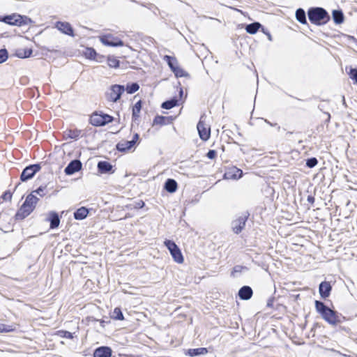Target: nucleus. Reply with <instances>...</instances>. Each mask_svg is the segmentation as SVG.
I'll use <instances>...</instances> for the list:
<instances>
[{
	"mask_svg": "<svg viewBox=\"0 0 357 357\" xmlns=\"http://www.w3.org/2000/svg\"><path fill=\"white\" fill-rule=\"evenodd\" d=\"M296 20L298 22H300L301 23H302V24L306 23L305 13L303 9L299 8L296 10Z\"/></svg>",
	"mask_w": 357,
	"mask_h": 357,
	"instance_id": "nucleus-29",
	"label": "nucleus"
},
{
	"mask_svg": "<svg viewBox=\"0 0 357 357\" xmlns=\"http://www.w3.org/2000/svg\"><path fill=\"white\" fill-rule=\"evenodd\" d=\"M208 352L206 347H198L194 349H188L184 351V354L190 357H195L199 356L205 355Z\"/></svg>",
	"mask_w": 357,
	"mask_h": 357,
	"instance_id": "nucleus-17",
	"label": "nucleus"
},
{
	"mask_svg": "<svg viewBox=\"0 0 357 357\" xmlns=\"http://www.w3.org/2000/svg\"><path fill=\"white\" fill-rule=\"evenodd\" d=\"M291 225H282L278 227V233L283 237H287L291 234V231L289 229V227Z\"/></svg>",
	"mask_w": 357,
	"mask_h": 357,
	"instance_id": "nucleus-26",
	"label": "nucleus"
},
{
	"mask_svg": "<svg viewBox=\"0 0 357 357\" xmlns=\"http://www.w3.org/2000/svg\"><path fill=\"white\" fill-rule=\"evenodd\" d=\"M172 71L174 73L176 77L185 76L184 70L182 68H181L178 66H177Z\"/></svg>",
	"mask_w": 357,
	"mask_h": 357,
	"instance_id": "nucleus-42",
	"label": "nucleus"
},
{
	"mask_svg": "<svg viewBox=\"0 0 357 357\" xmlns=\"http://www.w3.org/2000/svg\"><path fill=\"white\" fill-rule=\"evenodd\" d=\"M110 319L111 318H108L107 317H104L102 319H96V318H93V321H99L100 324V326L104 328L105 327V324H109L110 323Z\"/></svg>",
	"mask_w": 357,
	"mask_h": 357,
	"instance_id": "nucleus-41",
	"label": "nucleus"
},
{
	"mask_svg": "<svg viewBox=\"0 0 357 357\" xmlns=\"http://www.w3.org/2000/svg\"><path fill=\"white\" fill-rule=\"evenodd\" d=\"M197 130L199 132V135L200 138L206 141L209 139L211 135V128L208 125L205 123L202 119L199 121L197 124Z\"/></svg>",
	"mask_w": 357,
	"mask_h": 357,
	"instance_id": "nucleus-6",
	"label": "nucleus"
},
{
	"mask_svg": "<svg viewBox=\"0 0 357 357\" xmlns=\"http://www.w3.org/2000/svg\"><path fill=\"white\" fill-rule=\"evenodd\" d=\"M33 210V208H31L27 204L24 203L21 208L17 211V213H16V220H22L25 217L28 216Z\"/></svg>",
	"mask_w": 357,
	"mask_h": 357,
	"instance_id": "nucleus-18",
	"label": "nucleus"
},
{
	"mask_svg": "<svg viewBox=\"0 0 357 357\" xmlns=\"http://www.w3.org/2000/svg\"><path fill=\"white\" fill-rule=\"evenodd\" d=\"M245 225H236V226L232 227V231L234 233L238 234L245 229Z\"/></svg>",
	"mask_w": 357,
	"mask_h": 357,
	"instance_id": "nucleus-43",
	"label": "nucleus"
},
{
	"mask_svg": "<svg viewBox=\"0 0 357 357\" xmlns=\"http://www.w3.org/2000/svg\"><path fill=\"white\" fill-rule=\"evenodd\" d=\"M139 89V85L136 83H132L131 84H128L126 86V91L128 93H133L136 92Z\"/></svg>",
	"mask_w": 357,
	"mask_h": 357,
	"instance_id": "nucleus-37",
	"label": "nucleus"
},
{
	"mask_svg": "<svg viewBox=\"0 0 357 357\" xmlns=\"http://www.w3.org/2000/svg\"><path fill=\"white\" fill-rule=\"evenodd\" d=\"M98 168L100 173L105 174L112 170V165L106 161H100L98 164Z\"/></svg>",
	"mask_w": 357,
	"mask_h": 357,
	"instance_id": "nucleus-21",
	"label": "nucleus"
},
{
	"mask_svg": "<svg viewBox=\"0 0 357 357\" xmlns=\"http://www.w3.org/2000/svg\"><path fill=\"white\" fill-rule=\"evenodd\" d=\"M237 295L240 300L248 301L253 295V290L251 287L244 285L239 289Z\"/></svg>",
	"mask_w": 357,
	"mask_h": 357,
	"instance_id": "nucleus-14",
	"label": "nucleus"
},
{
	"mask_svg": "<svg viewBox=\"0 0 357 357\" xmlns=\"http://www.w3.org/2000/svg\"><path fill=\"white\" fill-rule=\"evenodd\" d=\"M139 139V135L135 134L132 140H122L117 144V149L120 151H126L131 149Z\"/></svg>",
	"mask_w": 357,
	"mask_h": 357,
	"instance_id": "nucleus-8",
	"label": "nucleus"
},
{
	"mask_svg": "<svg viewBox=\"0 0 357 357\" xmlns=\"http://www.w3.org/2000/svg\"><path fill=\"white\" fill-rule=\"evenodd\" d=\"M112 120L113 118L111 116L98 113H93L90 118L91 123L95 126H103L112 122Z\"/></svg>",
	"mask_w": 357,
	"mask_h": 357,
	"instance_id": "nucleus-5",
	"label": "nucleus"
},
{
	"mask_svg": "<svg viewBox=\"0 0 357 357\" xmlns=\"http://www.w3.org/2000/svg\"><path fill=\"white\" fill-rule=\"evenodd\" d=\"M100 40L107 46L117 47L123 45V43L120 39L112 35L102 36L100 37Z\"/></svg>",
	"mask_w": 357,
	"mask_h": 357,
	"instance_id": "nucleus-9",
	"label": "nucleus"
},
{
	"mask_svg": "<svg viewBox=\"0 0 357 357\" xmlns=\"http://www.w3.org/2000/svg\"><path fill=\"white\" fill-rule=\"evenodd\" d=\"M56 27L62 33L69 35L73 36V31L68 22H58L56 24Z\"/></svg>",
	"mask_w": 357,
	"mask_h": 357,
	"instance_id": "nucleus-19",
	"label": "nucleus"
},
{
	"mask_svg": "<svg viewBox=\"0 0 357 357\" xmlns=\"http://www.w3.org/2000/svg\"><path fill=\"white\" fill-rule=\"evenodd\" d=\"M15 331V326L0 323V333H10Z\"/></svg>",
	"mask_w": 357,
	"mask_h": 357,
	"instance_id": "nucleus-31",
	"label": "nucleus"
},
{
	"mask_svg": "<svg viewBox=\"0 0 357 357\" xmlns=\"http://www.w3.org/2000/svg\"><path fill=\"white\" fill-rule=\"evenodd\" d=\"M165 60L167 62L172 70H173L178 66L176 59L169 56H165Z\"/></svg>",
	"mask_w": 357,
	"mask_h": 357,
	"instance_id": "nucleus-33",
	"label": "nucleus"
},
{
	"mask_svg": "<svg viewBox=\"0 0 357 357\" xmlns=\"http://www.w3.org/2000/svg\"><path fill=\"white\" fill-rule=\"evenodd\" d=\"M176 104H177V100L173 99L171 100H167V101L164 102L162 104V107L164 109H172V107H174V106H176Z\"/></svg>",
	"mask_w": 357,
	"mask_h": 357,
	"instance_id": "nucleus-35",
	"label": "nucleus"
},
{
	"mask_svg": "<svg viewBox=\"0 0 357 357\" xmlns=\"http://www.w3.org/2000/svg\"><path fill=\"white\" fill-rule=\"evenodd\" d=\"M274 301H275V297H273V296L270 297L267 301L266 307H269V308H274V307H273Z\"/></svg>",
	"mask_w": 357,
	"mask_h": 357,
	"instance_id": "nucleus-46",
	"label": "nucleus"
},
{
	"mask_svg": "<svg viewBox=\"0 0 357 357\" xmlns=\"http://www.w3.org/2000/svg\"><path fill=\"white\" fill-rule=\"evenodd\" d=\"M63 225H50V227L49 229H47L48 230H50V229H58L59 227V226H61V228L62 227Z\"/></svg>",
	"mask_w": 357,
	"mask_h": 357,
	"instance_id": "nucleus-49",
	"label": "nucleus"
},
{
	"mask_svg": "<svg viewBox=\"0 0 357 357\" xmlns=\"http://www.w3.org/2000/svg\"><path fill=\"white\" fill-rule=\"evenodd\" d=\"M8 59V52L6 50H0V63L5 61Z\"/></svg>",
	"mask_w": 357,
	"mask_h": 357,
	"instance_id": "nucleus-44",
	"label": "nucleus"
},
{
	"mask_svg": "<svg viewBox=\"0 0 357 357\" xmlns=\"http://www.w3.org/2000/svg\"><path fill=\"white\" fill-rule=\"evenodd\" d=\"M335 352H337L338 354L342 356H344V357H355V355H356V354H353V355H347V354H342L340 351H335V350H333Z\"/></svg>",
	"mask_w": 357,
	"mask_h": 357,
	"instance_id": "nucleus-52",
	"label": "nucleus"
},
{
	"mask_svg": "<svg viewBox=\"0 0 357 357\" xmlns=\"http://www.w3.org/2000/svg\"><path fill=\"white\" fill-rule=\"evenodd\" d=\"M314 306L317 312L330 325L337 326L347 320L344 316L331 309L323 301H315Z\"/></svg>",
	"mask_w": 357,
	"mask_h": 357,
	"instance_id": "nucleus-1",
	"label": "nucleus"
},
{
	"mask_svg": "<svg viewBox=\"0 0 357 357\" xmlns=\"http://www.w3.org/2000/svg\"><path fill=\"white\" fill-rule=\"evenodd\" d=\"M88 213L89 211L86 208L81 207L74 213V218L77 220H82L87 216Z\"/></svg>",
	"mask_w": 357,
	"mask_h": 357,
	"instance_id": "nucleus-20",
	"label": "nucleus"
},
{
	"mask_svg": "<svg viewBox=\"0 0 357 357\" xmlns=\"http://www.w3.org/2000/svg\"><path fill=\"white\" fill-rule=\"evenodd\" d=\"M261 24L259 22H254L246 26L245 30L250 34H255L260 28Z\"/></svg>",
	"mask_w": 357,
	"mask_h": 357,
	"instance_id": "nucleus-28",
	"label": "nucleus"
},
{
	"mask_svg": "<svg viewBox=\"0 0 357 357\" xmlns=\"http://www.w3.org/2000/svg\"><path fill=\"white\" fill-rule=\"evenodd\" d=\"M355 357H357V355H355Z\"/></svg>",
	"mask_w": 357,
	"mask_h": 357,
	"instance_id": "nucleus-59",
	"label": "nucleus"
},
{
	"mask_svg": "<svg viewBox=\"0 0 357 357\" xmlns=\"http://www.w3.org/2000/svg\"><path fill=\"white\" fill-rule=\"evenodd\" d=\"M83 54L86 59L94 60L98 63H102L104 59L103 56L98 55L95 50L91 47L86 48Z\"/></svg>",
	"mask_w": 357,
	"mask_h": 357,
	"instance_id": "nucleus-15",
	"label": "nucleus"
},
{
	"mask_svg": "<svg viewBox=\"0 0 357 357\" xmlns=\"http://www.w3.org/2000/svg\"><path fill=\"white\" fill-rule=\"evenodd\" d=\"M32 54V50L30 48L18 49L16 52V55L19 58H28Z\"/></svg>",
	"mask_w": 357,
	"mask_h": 357,
	"instance_id": "nucleus-25",
	"label": "nucleus"
},
{
	"mask_svg": "<svg viewBox=\"0 0 357 357\" xmlns=\"http://www.w3.org/2000/svg\"><path fill=\"white\" fill-rule=\"evenodd\" d=\"M244 270L248 271V268L245 266L236 265L233 268V270L231 271V275L235 276L236 273H241Z\"/></svg>",
	"mask_w": 357,
	"mask_h": 357,
	"instance_id": "nucleus-36",
	"label": "nucleus"
},
{
	"mask_svg": "<svg viewBox=\"0 0 357 357\" xmlns=\"http://www.w3.org/2000/svg\"><path fill=\"white\" fill-rule=\"evenodd\" d=\"M309 201H312V199L310 197L308 198Z\"/></svg>",
	"mask_w": 357,
	"mask_h": 357,
	"instance_id": "nucleus-58",
	"label": "nucleus"
},
{
	"mask_svg": "<svg viewBox=\"0 0 357 357\" xmlns=\"http://www.w3.org/2000/svg\"><path fill=\"white\" fill-rule=\"evenodd\" d=\"M349 77L357 84V69L351 68L349 73Z\"/></svg>",
	"mask_w": 357,
	"mask_h": 357,
	"instance_id": "nucleus-40",
	"label": "nucleus"
},
{
	"mask_svg": "<svg viewBox=\"0 0 357 357\" xmlns=\"http://www.w3.org/2000/svg\"><path fill=\"white\" fill-rule=\"evenodd\" d=\"M165 188L169 192H174L177 189V183L174 179L169 178L165 182Z\"/></svg>",
	"mask_w": 357,
	"mask_h": 357,
	"instance_id": "nucleus-22",
	"label": "nucleus"
},
{
	"mask_svg": "<svg viewBox=\"0 0 357 357\" xmlns=\"http://www.w3.org/2000/svg\"><path fill=\"white\" fill-rule=\"evenodd\" d=\"M50 223H60L59 215L54 212H51L49 215Z\"/></svg>",
	"mask_w": 357,
	"mask_h": 357,
	"instance_id": "nucleus-38",
	"label": "nucleus"
},
{
	"mask_svg": "<svg viewBox=\"0 0 357 357\" xmlns=\"http://www.w3.org/2000/svg\"><path fill=\"white\" fill-rule=\"evenodd\" d=\"M56 335L61 337L73 340L74 333L66 330H59L56 332Z\"/></svg>",
	"mask_w": 357,
	"mask_h": 357,
	"instance_id": "nucleus-30",
	"label": "nucleus"
},
{
	"mask_svg": "<svg viewBox=\"0 0 357 357\" xmlns=\"http://www.w3.org/2000/svg\"><path fill=\"white\" fill-rule=\"evenodd\" d=\"M82 168V163L79 160H75L71 161L65 169V173L67 175H72L78 172Z\"/></svg>",
	"mask_w": 357,
	"mask_h": 357,
	"instance_id": "nucleus-16",
	"label": "nucleus"
},
{
	"mask_svg": "<svg viewBox=\"0 0 357 357\" xmlns=\"http://www.w3.org/2000/svg\"><path fill=\"white\" fill-rule=\"evenodd\" d=\"M216 156V151L214 150H210L207 153V157L210 159H213Z\"/></svg>",
	"mask_w": 357,
	"mask_h": 357,
	"instance_id": "nucleus-48",
	"label": "nucleus"
},
{
	"mask_svg": "<svg viewBox=\"0 0 357 357\" xmlns=\"http://www.w3.org/2000/svg\"><path fill=\"white\" fill-rule=\"evenodd\" d=\"M308 17L310 22L315 24H324L329 19L327 12L322 8L310 9L308 11Z\"/></svg>",
	"mask_w": 357,
	"mask_h": 357,
	"instance_id": "nucleus-2",
	"label": "nucleus"
},
{
	"mask_svg": "<svg viewBox=\"0 0 357 357\" xmlns=\"http://www.w3.org/2000/svg\"><path fill=\"white\" fill-rule=\"evenodd\" d=\"M299 296H300V295H299V294H297V295L296 296V299H298V298H299Z\"/></svg>",
	"mask_w": 357,
	"mask_h": 357,
	"instance_id": "nucleus-56",
	"label": "nucleus"
},
{
	"mask_svg": "<svg viewBox=\"0 0 357 357\" xmlns=\"http://www.w3.org/2000/svg\"><path fill=\"white\" fill-rule=\"evenodd\" d=\"M2 198L6 201H10L12 198V195L10 192H6L2 195Z\"/></svg>",
	"mask_w": 357,
	"mask_h": 357,
	"instance_id": "nucleus-47",
	"label": "nucleus"
},
{
	"mask_svg": "<svg viewBox=\"0 0 357 357\" xmlns=\"http://www.w3.org/2000/svg\"><path fill=\"white\" fill-rule=\"evenodd\" d=\"M332 285L330 282L324 280L319 284V293L322 299L326 300L331 295Z\"/></svg>",
	"mask_w": 357,
	"mask_h": 357,
	"instance_id": "nucleus-10",
	"label": "nucleus"
},
{
	"mask_svg": "<svg viewBox=\"0 0 357 357\" xmlns=\"http://www.w3.org/2000/svg\"><path fill=\"white\" fill-rule=\"evenodd\" d=\"M309 201H312V199L310 197L308 198Z\"/></svg>",
	"mask_w": 357,
	"mask_h": 357,
	"instance_id": "nucleus-57",
	"label": "nucleus"
},
{
	"mask_svg": "<svg viewBox=\"0 0 357 357\" xmlns=\"http://www.w3.org/2000/svg\"><path fill=\"white\" fill-rule=\"evenodd\" d=\"M45 232H46V231H43H43H40V232L39 233V235H42L43 234L45 233Z\"/></svg>",
	"mask_w": 357,
	"mask_h": 357,
	"instance_id": "nucleus-55",
	"label": "nucleus"
},
{
	"mask_svg": "<svg viewBox=\"0 0 357 357\" xmlns=\"http://www.w3.org/2000/svg\"><path fill=\"white\" fill-rule=\"evenodd\" d=\"M6 231H4L3 229H0V234H2V233H5Z\"/></svg>",
	"mask_w": 357,
	"mask_h": 357,
	"instance_id": "nucleus-54",
	"label": "nucleus"
},
{
	"mask_svg": "<svg viewBox=\"0 0 357 357\" xmlns=\"http://www.w3.org/2000/svg\"><path fill=\"white\" fill-rule=\"evenodd\" d=\"M38 201V198L37 197H36L33 194H30L26 197L24 203L26 204H27L29 206H30L31 208L34 209Z\"/></svg>",
	"mask_w": 357,
	"mask_h": 357,
	"instance_id": "nucleus-24",
	"label": "nucleus"
},
{
	"mask_svg": "<svg viewBox=\"0 0 357 357\" xmlns=\"http://www.w3.org/2000/svg\"><path fill=\"white\" fill-rule=\"evenodd\" d=\"M107 64L110 68H118L119 66V61L113 56L107 57Z\"/></svg>",
	"mask_w": 357,
	"mask_h": 357,
	"instance_id": "nucleus-32",
	"label": "nucleus"
},
{
	"mask_svg": "<svg viewBox=\"0 0 357 357\" xmlns=\"http://www.w3.org/2000/svg\"><path fill=\"white\" fill-rule=\"evenodd\" d=\"M333 19L335 24H341L344 21V15L342 11L335 10L333 11Z\"/></svg>",
	"mask_w": 357,
	"mask_h": 357,
	"instance_id": "nucleus-27",
	"label": "nucleus"
},
{
	"mask_svg": "<svg viewBox=\"0 0 357 357\" xmlns=\"http://www.w3.org/2000/svg\"><path fill=\"white\" fill-rule=\"evenodd\" d=\"M243 172L241 169L231 167L229 168L224 174V178L227 180H236L242 177Z\"/></svg>",
	"mask_w": 357,
	"mask_h": 357,
	"instance_id": "nucleus-12",
	"label": "nucleus"
},
{
	"mask_svg": "<svg viewBox=\"0 0 357 357\" xmlns=\"http://www.w3.org/2000/svg\"><path fill=\"white\" fill-rule=\"evenodd\" d=\"M125 91L124 86L121 85H114L111 87L108 93V98L112 102H116L120 98L122 93Z\"/></svg>",
	"mask_w": 357,
	"mask_h": 357,
	"instance_id": "nucleus-11",
	"label": "nucleus"
},
{
	"mask_svg": "<svg viewBox=\"0 0 357 357\" xmlns=\"http://www.w3.org/2000/svg\"><path fill=\"white\" fill-rule=\"evenodd\" d=\"M43 190H44V189L43 188L40 187L36 190H35L33 192H36V193H37L38 195H39L40 196H43Z\"/></svg>",
	"mask_w": 357,
	"mask_h": 357,
	"instance_id": "nucleus-50",
	"label": "nucleus"
},
{
	"mask_svg": "<svg viewBox=\"0 0 357 357\" xmlns=\"http://www.w3.org/2000/svg\"><path fill=\"white\" fill-rule=\"evenodd\" d=\"M112 352L110 347L100 346L94 349L93 357H112Z\"/></svg>",
	"mask_w": 357,
	"mask_h": 357,
	"instance_id": "nucleus-13",
	"label": "nucleus"
},
{
	"mask_svg": "<svg viewBox=\"0 0 357 357\" xmlns=\"http://www.w3.org/2000/svg\"><path fill=\"white\" fill-rule=\"evenodd\" d=\"M40 169L39 165H32L26 167L21 174V180L26 181L31 178Z\"/></svg>",
	"mask_w": 357,
	"mask_h": 357,
	"instance_id": "nucleus-7",
	"label": "nucleus"
},
{
	"mask_svg": "<svg viewBox=\"0 0 357 357\" xmlns=\"http://www.w3.org/2000/svg\"><path fill=\"white\" fill-rule=\"evenodd\" d=\"M111 319L118 321L124 320V316L120 307H116L110 316Z\"/></svg>",
	"mask_w": 357,
	"mask_h": 357,
	"instance_id": "nucleus-23",
	"label": "nucleus"
},
{
	"mask_svg": "<svg viewBox=\"0 0 357 357\" xmlns=\"http://www.w3.org/2000/svg\"><path fill=\"white\" fill-rule=\"evenodd\" d=\"M0 21H2L10 25L15 26L26 25L32 23V20L29 17L16 13L5 16L2 19H0Z\"/></svg>",
	"mask_w": 357,
	"mask_h": 357,
	"instance_id": "nucleus-4",
	"label": "nucleus"
},
{
	"mask_svg": "<svg viewBox=\"0 0 357 357\" xmlns=\"http://www.w3.org/2000/svg\"><path fill=\"white\" fill-rule=\"evenodd\" d=\"M165 117L162 116H157L153 121V126L155 125H164L165 123Z\"/></svg>",
	"mask_w": 357,
	"mask_h": 357,
	"instance_id": "nucleus-39",
	"label": "nucleus"
},
{
	"mask_svg": "<svg viewBox=\"0 0 357 357\" xmlns=\"http://www.w3.org/2000/svg\"><path fill=\"white\" fill-rule=\"evenodd\" d=\"M142 108L141 101L137 102L132 108V117L137 119L139 116Z\"/></svg>",
	"mask_w": 357,
	"mask_h": 357,
	"instance_id": "nucleus-34",
	"label": "nucleus"
},
{
	"mask_svg": "<svg viewBox=\"0 0 357 357\" xmlns=\"http://www.w3.org/2000/svg\"><path fill=\"white\" fill-rule=\"evenodd\" d=\"M339 331H345L346 333H349V331H351V329L348 327H345V326H340L339 327Z\"/></svg>",
	"mask_w": 357,
	"mask_h": 357,
	"instance_id": "nucleus-51",
	"label": "nucleus"
},
{
	"mask_svg": "<svg viewBox=\"0 0 357 357\" xmlns=\"http://www.w3.org/2000/svg\"><path fill=\"white\" fill-rule=\"evenodd\" d=\"M317 162L318 161L315 158H312L307 160L306 165L310 168H312L317 165Z\"/></svg>",
	"mask_w": 357,
	"mask_h": 357,
	"instance_id": "nucleus-45",
	"label": "nucleus"
},
{
	"mask_svg": "<svg viewBox=\"0 0 357 357\" xmlns=\"http://www.w3.org/2000/svg\"><path fill=\"white\" fill-rule=\"evenodd\" d=\"M67 213H68V212L65 213L64 211H63L61 213V218H62L63 215H67Z\"/></svg>",
	"mask_w": 357,
	"mask_h": 357,
	"instance_id": "nucleus-53",
	"label": "nucleus"
},
{
	"mask_svg": "<svg viewBox=\"0 0 357 357\" xmlns=\"http://www.w3.org/2000/svg\"><path fill=\"white\" fill-rule=\"evenodd\" d=\"M164 245L169 250L175 262L182 264L184 261V258L180 248L173 240L165 239L164 241Z\"/></svg>",
	"mask_w": 357,
	"mask_h": 357,
	"instance_id": "nucleus-3",
	"label": "nucleus"
}]
</instances>
